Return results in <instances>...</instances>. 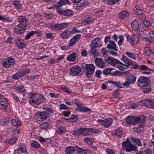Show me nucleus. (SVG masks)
Returning a JSON list of instances; mask_svg holds the SVG:
<instances>
[{"instance_id": "49530a36", "label": "nucleus", "mask_w": 154, "mask_h": 154, "mask_svg": "<svg viewBox=\"0 0 154 154\" xmlns=\"http://www.w3.org/2000/svg\"><path fill=\"white\" fill-rule=\"evenodd\" d=\"M9 118H7L6 119L2 120L0 122V124L3 125H6L9 123Z\"/></svg>"}, {"instance_id": "20e7f679", "label": "nucleus", "mask_w": 154, "mask_h": 154, "mask_svg": "<svg viewBox=\"0 0 154 154\" xmlns=\"http://www.w3.org/2000/svg\"><path fill=\"white\" fill-rule=\"evenodd\" d=\"M146 118V117L143 116L141 117L128 116L126 119L127 123L129 125H135L140 122H143Z\"/></svg>"}, {"instance_id": "4be33fe9", "label": "nucleus", "mask_w": 154, "mask_h": 154, "mask_svg": "<svg viewBox=\"0 0 154 154\" xmlns=\"http://www.w3.org/2000/svg\"><path fill=\"white\" fill-rule=\"evenodd\" d=\"M23 40L20 38L16 40V45L19 48H23L25 46L26 43L23 42Z\"/></svg>"}, {"instance_id": "bb28decb", "label": "nucleus", "mask_w": 154, "mask_h": 154, "mask_svg": "<svg viewBox=\"0 0 154 154\" xmlns=\"http://www.w3.org/2000/svg\"><path fill=\"white\" fill-rule=\"evenodd\" d=\"M0 104L5 109H7L8 103L7 100L2 97L0 98Z\"/></svg>"}, {"instance_id": "4d7b16f0", "label": "nucleus", "mask_w": 154, "mask_h": 154, "mask_svg": "<svg viewBox=\"0 0 154 154\" xmlns=\"http://www.w3.org/2000/svg\"><path fill=\"white\" fill-rule=\"evenodd\" d=\"M120 0H107V3L110 5H112L116 3Z\"/></svg>"}, {"instance_id": "b1692460", "label": "nucleus", "mask_w": 154, "mask_h": 154, "mask_svg": "<svg viewBox=\"0 0 154 154\" xmlns=\"http://www.w3.org/2000/svg\"><path fill=\"white\" fill-rule=\"evenodd\" d=\"M39 140L42 143H45L46 144H53L54 143L53 141L51 139L49 138L45 139L42 137H39Z\"/></svg>"}, {"instance_id": "1a4fd4ad", "label": "nucleus", "mask_w": 154, "mask_h": 154, "mask_svg": "<svg viewBox=\"0 0 154 154\" xmlns=\"http://www.w3.org/2000/svg\"><path fill=\"white\" fill-rule=\"evenodd\" d=\"M97 122L100 123L105 127L108 128L112 124V120L111 118H109L106 119L104 120H97Z\"/></svg>"}, {"instance_id": "79ce46f5", "label": "nucleus", "mask_w": 154, "mask_h": 154, "mask_svg": "<svg viewBox=\"0 0 154 154\" xmlns=\"http://www.w3.org/2000/svg\"><path fill=\"white\" fill-rule=\"evenodd\" d=\"M142 88H143V92L147 94L151 91V88L149 84V86H145V87Z\"/></svg>"}, {"instance_id": "de8ad7c7", "label": "nucleus", "mask_w": 154, "mask_h": 154, "mask_svg": "<svg viewBox=\"0 0 154 154\" xmlns=\"http://www.w3.org/2000/svg\"><path fill=\"white\" fill-rule=\"evenodd\" d=\"M36 33H37V32L36 31H31L28 33H27L25 39L26 40L29 39L31 36Z\"/></svg>"}, {"instance_id": "aec40b11", "label": "nucleus", "mask_w": 154, "mask_h": 154, "mask_svg": "<svg viewBox=\"0 0 154 154\" xmlns=\"http://www.w3.org/2000/svg\"><path fill=\"white\" fill-rule=\"evenodd\" d=\"M124 148L127 152H130L136 150L137 147L134 145H122Z\"/></svg>"}, {"instance_id": "37998d69", "label": "nucleus", "mask_w": 154, "mask_h": 154, "mask_svg": "<svg viewBox=\"0 0 154 154\" xmlns=\"http://www.w3.org/2000/svg\"><path fill=\"white\" fill-rule=\"evenodd\" d=\"M93 20L91 18H87L86 20L82 22L81 23L82 25L89 24L93 22Z\"/></svg>"}, {"instance_id": "2f4dec72", "label": "nucleus", "mask_w": 154, "mask_h": 154, "mask_svg": "<svg viewBox=\"0 0 154 154\" xmlns=\"http://www.w3.org/2000/svg\"><path fill=\"white\" fill-rule=\"evenodd\" d=\"M11 123L14 126H20L21 125L20 121L18 119H13L11 120Z\"/></svg>"}, {"instance_id": "58836bf2", "label": "nucleus", "mask_w": 154, "mask_h": 154, "mask_svg": "<svg viewBox=\"0 0 154 154\" xmlns=\"http://www.w3.org/2000/svg\"><path fill=\"white\" fill-rule=\"evenodd\" d=\"M17 140V139L16 138V137H13L9 139H6V141L7 143L13 144L16 142Z\"/></svg>"}, {"instance_id": "a211bd4d", "label": "nucleus", "mask_w": 154, "mask_h": 154, "mask_svg": "<svg viewBox=\"0 0 154 154\" xmlns=\"http://www.w3.org/2000/svg\"><path fill=\"white\" fill-rule=\"evenodd\" d=\"M78 111L79 112H91V110L89 108L85 107L81 104L80 102H78Z\"/></svg>"}, {"instance_id": "e2e57ef3", "label": "nucleus", "mask_w": 154, "mask_h": 154, "mask_svg": "<svg viewBox=\"0 0 154 154\" xmlns=\"http://www.w3.org/2000/svg\"><path fill=\"white\" fill-rule=\"evenodd\" d=\"M61 89L65 92L67 93L68 94H70L72 93L71 91L69 89H68L66 87H62L61 88Z\"/></svg>"}, {"instance_id": "338daca9", "label": "nucleus", "mask_w": 154, "mask_h": 154, "mask_svg": "<svg viewBox=\"0 0 154 154\" xmlns=\"http://www.w3.org/2000/svg\"><path fill=\"white\" fill-rule=\"evenodd\" d=\"M134 11L135 14L138 15H141L143 13L142 11L139 9L136 8L134 9Z\"/></svg>"}, {"instance_id": "72a5a7b5", "label": "nucleus", "mask_w": 154, "mask_h": 154, "mask_svg": "<svg viewBox=\"0 0 154 154\" xmlns=\"http://www.w3.org/2000/svg\"><path fill=\"white\" fill-rule=\"evenodd\" d=\"M74 151V148L72 146L67 147L65 149V152L67 154L72 153Z\"/></svg>"}, {"instance_id": "39448f33", "label": "nucleus", "mask_w": 154, "mask_h": 154, "mask_svg": "<svg viewBox=\"0 0 154 154\" xmlns=\"http://www.w3.org/2000/svg\"><path fill=\"white\" fill-rule=\"evenodd\" d=\"M70 24L69 23H50L48 24L49 28L56 30H60L67 28Z\"/></svg>"}, {"instance_id": "7ed1b4c3", "label": "nucleus", "mask_w": 154, "mask_h": 154, "mask_svg": "<svg viewBox=\"0 0 154 154\" xmlns=\"http://www.w3.org/2000/svg\"><path fill=\"white\" fill-rule=\"evenodd\" d=\"M121 59L122 61L128 64V65H125L119 61V62H118V63L116 65V66L120 70H123L125 69V67H124V66L127 67H128L129 66L133 65L134 64L133 61L129 59L125 55L122 56Z\"/></svg>"}, {"instance_id": "9b49d317", "label": "nucleus", "mask_w": 154, "mask_h": 154, "mask_svg": "<svg viewBox=\"0 0 154 154\" xmlns=\"http://www.w3.org/2000/svg\"><path fill=\"white\" fill-rule=\"evenodd\" d=\"M105 60L107 63L113 66H116L118 62H119V60L108 56L105 57Z\"/></svg>"}, {"instance_id": "473e14b6", "label": "nucleus", "mask_w": 154, "mask_h": 154, "mask_svg": "<svg viewBox=\"0 0 154 154\" xmlns=\"http://www.w3.org/2000/svg\"><path fill=\"white\" fill-rule=\"evenodd\" d=\"M77 41V35H76L70 39V42L68 44H69V45L71 46V47H72L73 45L75 44Z\"/></svg>"}, {"instance_id": "4c0bfd02", "label": "nucleus", "mask_w": 154, "mask_h": 154, "mask_svg": "<svg viewBox=\"0 0 154 154\" xmlns=\"http://www.w3.org/2000/svg\"><path fill=\"white\" fill-rule=\"evenodd\" d=\"M130 139L133 143H136L137 144H141V142L140 139L138 138H134L130 137Z\"/></svg>"}, {"instance_id": "864d4df0", "label": "nucleus", "mask_w": 154, "mask_h": 154, "mask_svg": "<svg viewBox=\"0 0 154 154\" xmlns=\"http://www.w3.org/2000/svg\"><path fill=\"white\" fill-rule=\"evenodd\" d=\"M126 54H127V56H128L129 57L132 58L134 59H136V56L135 54L131 52H127L126 53Z\"/></svg>"}, {"instance_id": "13d9d810", "label": "nucleus", "mask_w": 154, "mask_h": 154, "mask_svg": "<svg viewBox=\"0 0 154 154\" xmlns=\"http://www.w3.org/2000/svg\"><path fill=\"white\" fill-rule=\"evenodd\" d=\"M19 150L21 151V152H27L25 146L23 145H21V147H19L18 148V153L19 152Z\"/></svg>"}, {"instance_id": "c756f323", "label": "nucleus", "mask_w": 154, "mask_h": 154, "mask_svg": "<svg viewBox=\"0 0 154 154\" xmlns=\"http://www.w3.org/2000/svg\"><path fill=\"white\" fill-rule=\"evenodd\" d=\"M69 73L72 75L76 76L77 75V66L76 65L70 69Z\"/></svg>"}, {"instance_id": "412c9836", "label": "nucleus", "mask_w": 154, "mask_h": 154, "mask_svg": "<svg viewBox=\"0 0 154 154\" xmlns=\"http://www.w3.org/2000/svg\"><path fill=\"white\" fill-rule=\"evenodd\" d=\"M70 2L68 0H60L55 6L57 8H60L65 4H70Z\"/></svg>"}, {"instance_id": "423d86ee", "label": "nucleus", "mask_w": 154, "mask_h": 154, "mask_svg": "<svg viewBox=\"0 0 154 154\" xmlns=\"http://www.w3.org/2000/svg\"><path fill=\"white\" fill-rule=\"evenodd\" d=\"M138 104L141 106H144L151 109H154V100L152 99H146L140 101Z\"/></svg>"}, {"instance_id": "5fc2aeb1", "label": "nucleus", "mask_w": 154, "mask_h": 154, "mask_svg": "<svg viewBox=\"0 0 154 154\" xmlns=\"http://www.w3.org/2000/svg\"><path fill=\"white\" fill-rule=\"evenodd\" d=\"M39 127L41 129H45L49 127L48 123L45 122L40 125Z\"/></svg>"}, {"instance_id": "0eeeda50", "label": "nucleus", "mask_w": 154, "mask_h": 154, "mask_svg": "<svg viewBox=\"0 0 154 154\" xmlns=\"http://www.w3.org/2000/svg\"><path fill=\"white\" fill-rule=\"evenodd\" d=\"M85 69V76L88 78H90L91 75L94 73L95 69L94 66L92 64H86Z\"/></svg>"}, {"instance_id": "bf43d9fd", "label": "nucleus", "mask_w": 154, "mask_h": 154, "mask_svg": "<svg viewBox=\"0 0 154 154\" xmlns=\"http://www.w3.org/2000/svg\"><path fill=\"white\" fill-rule=\"evenodd\" d=\"M108 82L111 83L112 84H113L114 85H116V86L117 87H118L122 88V87L120 86V83L119 82H114L112 81H108Z\"/></svg>"}, {"instance_id": "dca6fc26", "label": "nucleus", "mask_w": 154, "mask_h": 154, "mask_svg": "<svg viewBox=\"0 0 154 154\" xmlns=\"http://www.w3.org/2000/svg\"><path fill=\"white\" fill-rule=\"evenodd\" d=\"M89 128H80L78 130V134H82L84 136H89L90 134Z\"/></svg>"}, {"instance_id": "f257e3e1", "label": "nucleus", "mask_w": 154, "mask_h": 154, "mask_svg": "<svg viewBox=\"0 0 154 154\" xmlns=\"http://www.w3.org/2000/svg\"><path fill=\"white\" fill-rule=\"evenodd\" d=\"M29 103H34L39 105L41 103H44L45 101V98L40 94L30 93L29 95Z\"/></svg>"}, {"instance_id": "680f3d73", "label": "nucleus", "mask_w": 154, "mask_h": 154, "mask_svg": "<svg viewBox=\"0 0 154 154\" xmlns=\"http://www.w3.org/2000/svg\"><path fill=\"white\" fill-rule=\"evenodd\" d=\"M102 73L101 71L100 70H97L96 71L94 76L97 78H100V75Z\"/></svg>"}, {"instance_id": "f03ea898", "label": "nucleus", "mask_w": 154, "mask_h": 154, "mask_svg": "<svg viewBox=\"0 0 154 154\" xmlns=\"http://www.w3.org/2000/svg\"><path fill=\"white\" fill-rule=\"evenodd\" d=\"M101 40L99 38H93L92 40V42L90 44L91 50L90 53L95 57L97 55V51L96 48H100L102 46V43H101Z\"/></svg>"}, {"instance_id": "cd10ccee", "label": "nucleus", "mask_w": 154, "mask_h": 154, "mask_svg": "<svg viewBox=\"0 0 154 154\" xmlns=\"http://www.w3.org/2000/svg\"><path fill=\"white\" fill-rule=\"evenodd\" d=\"M24 88L25 86H24L21 85L16 87L15 89L17 92L22 93L26 92V90Z\"/></svg>"}, {"instance_id": "6ab92c4d", "label": "nucleus", "mask_w": 154, "mask_h": 154, "mask_svg": "<svg viewBox=\"0 0 154 154\" xmlns=\"http://www.w3.org/2000/svg\"><path fill=\"white\" fill-rule=\"evenodd\" d=\"M95 62L97 66L103 68L104 67V61L101 58H97L95 60Z\"/></svg>"}, {"instance_id": "0e129e2a", "label": "nucleus", "mask_w": 154, "mask_h": 154, "mask_svg": "<svg viewBox=\"0 0 154 154\" xmlns=\"http://www.w3.org/2000/svg\"><path fill=\"white\" fill-rule=\"evenodd\" d=\"M131 84L126 79L125 82L123 83L122 85L124 87L128 88Z\"/></svg>"}, {"instance_id": "c85d7f7f", "label": "nucleus", "mask_w": 154, "mask_h": 154, "mask_svg": "<svg viewBox=\"0 0 154 154\" xmlns=\"http://www.w3.org/2000/svg\"><path fill=\"white\" fill-rule=\"evenodd\" d=\"M66 129L65 127L60 126L57 128L56 132L58 134L61 135L66 132Z\"/></svg>"}, {"instance_id": "052dcab7", "label": "nucleus", "mask_w": 154, "mask_h": 154, "mask_svg": "<svg viewBox=\"0 0 154 154\" xmlns=\"http://www.w3.org/2000/svg\"><path fill=\"white\" fill-rule=\"evenodd\" d=\"M77 116L75 115H72L69 118V120L72 122H75L77 120Z\"/></svg>"}, {"instance_id": "69168bd1", "label": "nucleus", "mask_w": 154, "mask_h": 154, "mask_svg": "<svg viewBox=\"0 0 154 154\" xmlns=\"http://www.w3.org/2000/svg\"><path fill=\"white\" fill-rule=\"evenodd\" d=\"M145 54L147 56H149L152 52V50L149 49L148 48H147L145 49Z\"/></svg>"}, {"instance_id": "7c9ffc66", "label": "nucleus", "mask_w": 154, "mask_h": 154, "mask_svg": "<svg viewBox=\"0 0 154 154\" xmlns=\"http://www.w3.org/2000/svg\"><path fill=\"white\" fill-rule=\"evenodd\" d=\"M129 15V14L128 11H123L119 14V17L121 19H123L127 17Z\"/></svg>"}, {"instance_id": "774afa93", "label": "nucleus", "mask_w": 154, "mask_h": 154, "mask_svg": "<svg viewBox=\"0 0 154 154\" xmlns=\"http://www.w3.org/2000/svg\"><path fill=\"white\" fill-rule=\"evenodd\" d=\"M46 37L48 39H52L53 38V34L52 33H48L46 34Z\"/></svg>"}, {"instance_id": "ea45409f", "label": "nucleus", "mask_w": 154, "mask_h": 154, "mask_svg": "<svg viewBox=\"0 0 154 154\" xmlns=\"http://www.w3.org/2000/svg\"><path fill=\"white\" fill-rule=\"evenodd\" d=\"M13 4L17 9H20L21 7V5L19 1L17 0H15L13 2Z\"/></svg>"}, {"instance_id": "6e6d98bb", "label": "nucleus", "mask_w": 154, "mask_h": 154, "mask_svg": "<svg viewBox=\"0 0 154 154\" xmlns=\"http://www.w3.org/2000/svg\"><path fill=\"white\" fill-rule=\"evenodd\" d=\"M151 25V23L150 22L147 20H145L143 21V26L144 27H148Z\"/></svg>"}, {"instance_id": "f3484780", "label": "nucleus", "mask_w": 154, "mask_h": 154, "mask_svg": "<svg viewBox=\"0 0 154 154\" xmlns=\"http://www.w3.org/2000/svg\"><path fill=\"white\" fill-rule=\"evenodd\" d=\"M107 48L109 49L115 51H117L118 50V47H117L116 43L112 40L109 42V43L107 45Z\"/></svg>"}, {"instance_id": "f8f14e48", "label": "nucleus", "mask_w": 154, "mask_h": 154, "mask_svg": "<svg viewBox=\"0 0 154 154\" xmlns=\"http://www.w3.org/2000/svg\"><path fill=\"white\" fill-rule=\"evenodd\" d=\"M18 21L20 23L19 25L25 27H26L29 24L26 18L24 16H20L18 18Z\"/></svg>"}, {"instance_id": "5701e85b", "label": "nucleus", "mask_w": 154, "mask_h": 154, "mask_svg": "<svg viewBox=\"0 0 154 154\" xmlns=\"http://www.w3.org/2000/svg\"><path fill=\"white\" fill-rule=\"evenodd\" d=\"M126 79L131 84H134L136 81V78L135 76L131 74H129L127 76Z\"/></svg>"}, {"instance_id": "a19ab883", "label": "nucleus", "mask_w": 154, "mask_h": 154, "mask_svg": "<svg viewBox=\"0 0 154 154\" xmlns=\"http://www.w3.org/2000/svg\"><path fill=\"white\" fill-rule=\"evenodd\" d=\"M138 41V37L135 36H133L130 40V42L131 44H136Z\"/></svg>"}, {"instance_id": "8fccbe9b", "label": "nucleus", "mask_w": 154, "mask_h": 154, "mask_svg": "<svg viewBox=\"0 0 154 154\" xmlns=\"http://www.w3.org/2000/svg\"><path fill=\"white\" fill-rule=\"evenodd\" d=\"M0 20L2 21L3 22H11L12 21V20H9L8 18H6L4 16H0Z\"/></svg>"}, {"instance_id": "393cba45", "label": "nucleus", "mask_w": 154, "mask_h": 154, "mask_svg": "<svg viewBox=\"0 0 154 154\" xmlns=\"http://www.w3.org/2000/svg\"><path fill=\"white\" fill-rule=\"evenodd\" d=\"M77 54L75 53L70 54L66 57V60L70 62H74L76 60Z\"/></svg>"}, {"instance_id": "09e8293b", "label": "nucleus", "mask_w": 154, "mask_h": 154, "mask_svg": "<svg viewBox=\"0 0 154 154\" xmlns=\"http://www.w3.org/2000/svg\"><path fill=\"white\" fill-rule=\"evenodd\" d=\"M85 142L87 143H90L91 144H93L94 141V138H86L84 139Z\"/></svg>"}, {"instance_id": "4468645a", "label": "nucleus", "mask_w": 154, "mask_h": 154, "mask_svg": "<svg viewBox=\"0 0 154 154\" xmlns=\"http://www.w3.org/2000/svg\"><path fill=\"white\" fill-rule=\"evenodd\" d=\"M26 29V27L21 25H18L15 27L14 29V32L17 34H21L24 33Z\"/></svg>"}, {"instance_id": "f704fd0d", "label": "nucleus", "mask_w": 154, "mask_h": 154, "mask_svg": "<svg viewBox=\"0 0 154 154\" xmlns=\"http://www.w3.org/2000/svg\"><path fill=\"white\" fill-rule=\"evenodd\" d=\"M68 29H65L60 34V37L63 38H69V35L68 34Z\"/></svg>"}, {"instance_id": "9d476101", "label": "nucleus", "mask_w": 154, "mask_h": 154, "mask_svg": "<svg viewBox=\"0 0 154 154\" xmlns=\"http://www.w3.org/2000/svg\"><path fill=\"white\" fill-rule=\"evenodd\" d=\"M15 62V60L12 58H8L3 63V66L5 68L11 67Z\"/></svg>"}, {"instance_id": "e433bc0d", "label": "nucleus", "mask_w": 154, "mask_h": 154, "mask_svg": "<svg viewBox=\"0 0 154 154\" xmlns=\"http://www.w3.org/2000/svg\"><path fill=\"white\" fill-rule=\"evenodd\" d=\"M131 26L134 30H137L139 28V26L137 21L134 20L131 23Z\"/></svg>"}, {"instance_id": "603ef678", "label": "nucleus", "mask_w": 154, "mask_h": 154, "mask_svg": "<svg viewBox=\"0 0 154 154\" xmlns=\"http://www.w3.org/2000/svg\"><path fill=\"white\" fill-rule=\"evenodd\" d=\"M71 30L67 29L68 30V31L69 35H72L73 34L77 32V29L76 27H73Z\"/></svg>"}, {"instance_id": "6e6552de", "label": "nucleus", "mask_w": 154, "mask_h": 154, "mask_svg": "<svg viewBox=\"0 0 154 154\" xmlns=\"http://www.w3.org/2000/svg\"><path fill=\"white\" fill-rule=\"evenodd\" d=\"M148 78L144 76L140 77L138 79V85L141 88L145 87V86H149L148 83Z\"/></svg>"}, {"instance_id": "ddd939ff", "label": "nucleus", "mask_w": 154, "mask_h": 154, "mask_svg": "<svg viewBox=\"0 0 154 154\" xmlns=\"http://www.w3.org/2000/svg\"><path fill=\"white\" fill-rule=\"evenodd\" d=\"M47 116L45 114V112H42L38 114L37 118V121L38 123L42 122L45 120L47 119Z\"/></svg>"}, {"instance_id": "c03bdc74", "label": "nucleus", "mask_w": 154, "mask_h": 154, "mask_svg": "<svg viewBox=\"0 0 154 154\" xmlns=\"http://www.w3.org/2000/svg\"><path fill=\"white\" fill-rule=\"evenodd\" d=\"M45 111L43 112L45 113V114L47 116V115L53 112V110L51 108H44Z\"/></svg>"}, {"instance_id": "a18cd8bd", "label": "nucleus", "mask_w": 154, "mask_h": 154, "mask_svg": "<svg viewBox=\"0 0 154 154\" xmlns=\"http://www.w3.org/2000/svg\"><path fill=\"white\" fill-rule=\"evenodd\" d=\"M88 152V150L87 149H84L82 148H80L78 146V153H81V154H86Z\"/></svg>"}, {"instance_id": "2eb2a0df", "label": "nucleus", "mask_w": 154, "mask_h": 154, "mask_svg": "<svg viewBox=\"0 0 154 154\" xmlns=\"http://www.w3.org/2000/svg\"><path fill=\"white\" fill-rule=\"evenodd\" d=\"M57 12L60 14H63L64 16H69L73 14V12L71 10H63L61 9H58Z\"/></svg>"}, {"instance_id": "3c124183", "label": "nucleus", "mask_w": 154, "mask_h": 154, "mask_svg": "<svg viewBox=\"0 0 154 154\" xmlns=\"http://www.w3.org/2000/svg\"><path fill=\"white\" fill-rule=\"evenodd\" d=\"M113 69L112 68H106L103 69V73L104 75H107L109 74L110 72Z\"/></svg>"}, {"instance_id": "c9c22d12", "label": "nucleus", "mask_w": 154, "mask_h": 154, "mask_svg": "<svg viewBox=\"0 0 154 154\" xmlns=\"http://www.w3.org/2000/svg\"><path fill=\"white\" fill-rule=\"evenodd\" d=\"M122 131L119 129H117L113 131L112 133V135L118 137H121L122 135Z\"/></svg>"}, {"instance_id": "a878e982", "label": "nucleus", "mask_w": 154, "mask_h": 154, "mask_svg": "<svg viewBox=\"0 0 154 154\" xmlns=\"http://www.w3.org/2000/svg\"><path fill=\"white\" fill-rule=\"evenodd\" d=\"M24 76V73L21 72H18L14 74L12 77V79L14 80L19 79L22 77Z\"/></svg>"}]
</instances>
